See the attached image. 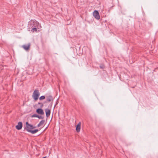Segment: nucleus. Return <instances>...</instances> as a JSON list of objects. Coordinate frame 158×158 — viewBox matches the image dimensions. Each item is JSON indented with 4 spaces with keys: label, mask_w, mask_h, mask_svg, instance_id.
I'll return each instance as SVG.
<instances>
[{
    "label": "nucleus",
    "mask_w": 158,
    "mask_h": 158,
    "mask_svg": "<svg viewBox=\"0 0 158 158\" xmlns=\"http://www.w3.org/2000/svg\"><path fill=\"white\" fill-rule=\"evenodd\" d=\"M40 26L39 23L35 20H31L28 23L27 29L28 31H30V29L34 27H38Z\"/></svg>",
    "instance_id": "nucleus-1"
},
{
    "label": "nucleus",
    "mask_w": 158,
    "mask_h": 158,
    "mask_svg": "<svg viewBox=\"0 0 158 158\" xmlns=\"http://www.w3.org/2000/svg\"><path fill=\"white\" fill-rule=\"evenodd\" d=\"M40 95V93L38 90H35L32 95V97L34 99V100L35 101L37 100L39 98Z\"/></svg>",
    "instance_id": "nucleus-2"
},
{
    "label": "nucleus",
    "mask_w": 158,
    "mask_h": 158,
    "mask_svg": "<svg viewBox=\"0 0 158 158\" xmlns=\"http://www.w3.org/2000/svg\"><path fill=\"white\" fill-rule=\"evenodd\" d=\"M41 105L40 106V108L36 110V113L39 114L43 115L44 114V112L43 110L42 109L44 105L43 104H41Z\"/></svg>",
    "instance_id": "nucleus-3"
},
{
    "label": "nucleus",
    "mask_w": 158,
    "mask_h": 158,
    "mask_svg": "<svg viewBox=\"0 0 158 158\" xmlns=\"http://www.w3.org/2000/svg\"><path fill=\"white\" fill-rule=\"evenodd\" d=\"M26 127H24V129L27 131V130H31V129H34L35 127L34 126L31 124H30L28 122L26 123Z\"/></svg>",
    "instance_id": "nucleus-4"
},
{
    "label": "nucleus",
    "mask_w": 158,
    "mask_h": 158,
    "mask_svg": "<svg viewBox=\"0 0 158 158\" xmlns=\"http://www.w3.org/2000/svg\"><path fill=\"white\" fill-rule=\"evenodd\" d=\"M93 15L98 20L100 19L99 14L98 10H95L94 11L93 13Z\"/></svg>",
    "instance_id": "nucleus-5"
},
{
    "label": "nucleus",
    "mask_w": 158,
    "mask_h": 158,
    "mask_svg": "<svg viewBox=\"0 0 158 158\" xmlns=\"http://www.w3.org/2000/svg\"><path fill=\"white\" fill-rule=\"evenodd\" d=\"M22 123L21 122H19L18 123L17 125L15 126V128L17 130H20L22 128Z\"/></svg>",
    "instance_id": "nucleus-6"
},
{
    "label": "nucleus",
    "mask_w": 158,
    "mask_h": 158,
    "mask_svg": "<svg viewBox=\"0 0 158 158\" xmlns=\"http://www.w3.org/2000/svg\"><path fill=\"white\" fill-rule=\"evenodd\" d=\"M45 112L46 116L47 117H48L50 114V113H51L50 110L48 109H45Z\"/></svg>",
    "instance_id": "nucleus-7"
},
{
    "label": "nucleus",
    "mask_w": 158,
    "mask_h": 158,
    "mask_svg": "<svg viewBox=\"0 0 158 158\" xmlns=\"http://www.w3.org/2000/svg\"><path fill=\"white\" fill-rule=\"evenodd\" d=\"M81 122H79L76 126V130L77 132H79L80 131L81 129Z\"/></svg>",
    "instance_id": "nucleus-8"
},
{
    "label": "nucleus",
    "mask_w": 158,
    "mask_h": 158,
    "mask_svg": "<svg viewBox=\"0 0 158 158\" xmlns=\"http://www.w3.org/2000/svg\"><path fill=\"white\" fill-rule=\"evenodd\" d=\"M39 131V130L37 129H35L33 130H28V129L27 130V132H30L32 134H35V133H36V132H37Z\"/></svg>",
    "instance_id": "nucleus-9"
},
{
    "label": "nucleus",
    "mask_w": 158,
    "mask_h": 158,
    "mask_svg": "<svg viewBox=\"0 0 158 158\" xmlns=\"http://www.w3.org/2000/svg\"><path fill=\"white\" fill-rule=\"evenodd\" d=\"M30 44L24 45L22 46L23 48L26 50H28L30 48Z\"/></svg>",
    "instance_id": "nucleus-10"
},
{
    "label": "nucleus",
    "mask_w": 158,
    "mask_h": 158,
    "mask_svg": "<svg viewBox=\"0 0 158 158\" xmlns=\"http://www.w3.org/2000/svg\"><path fill=\"white\" fill-rule=\"evenodd\" d=\"M45 123V120H42L40 121L39 123L38 124L37 126L38 127H40V126L43 125Z\"/></svg>",
    "instance_id": "nucleus-11"
},
{
    "label": "nucleus",
    "mask_w": 158,
    "mask_h": 158,
    "mask_svg": "<svg viewBox=\"0 0 158 158\" xmlns=\"http://www.w3.org/2000/svg\"><path fill=\"white\" fill-rule=\"evenodd\" d=\"M47 100L48 102H50L51 101H53V99L52 98V97L51 95L48 96L47 98Z\"/></svg>",
    "instance_id": "nucleus-12"
},
{
    "label": "nucleus",
    "mask_w": 158,
    "mask_h": 158,
    "mask_svg": "<svg viewBox=\"0 0 158 158\" xmlns=\"http://www.w3.org/2000/svg\"><path fill=\"white\" fill-rule=\"evenodd\" d=\"M38 27H34L31 28L30 31H31L32 32H36L37 31V28Z\"/></svg>",
    "instance_id": "nucleus-13"
},
{
    "label": "nucleus",
    "mask_w": 158,
    "mask_h": 158,
    "mask_svg": "<svg viewBox=\"0 0 158 158\" xmlns=\"http://www.w3.org/2000/svg\"><path fill=\"white\" fill-rule=\"evenodd\" d=\"M39 115L36 114H34L31 115V117L32 118H38Z\"/></svg>",
    "instance_id": "nucleus-14"
},
{
    "label": "nucleus",
    "mask_w": 158,
    "mask_h": 158,
    "mask_svg": "<svg viewBox=\"0 0 158 158\" xmlns=\"http://www.w3.org/2000/svg\"><path fill=\"white\" fill-rule=\"evenodd\" d=\"M45 96L44 95L42 96L39 98V99L40 100H43L45 98Z\"/></svg>",
    "instance_id": "nucleus-15"
},
{
    "label": "nucleus",
    "mask_w": 158,
    "mask_h": 158,
    "mask_svg": "<svg viewBox=\"0 0 158 158\" xmlns=\"http://www.w3.org/2000/svg\"><path fill=\"white\" fill-rule=\"evenodd\" d=\"M38 118H39L40 119H43L44 118V117H43L41 115H39Z\"/></svg>",
    "instance_id": "nucleus-16"
},
{
    "label": "nucleus",
    "mask_w": 158,
    "mask_h": 158,
    "mask_svg": "<svg viewBox=\"0 0 158 158\" xmlns=\"http://www.w3.org/2000/svg\"><path fill=\"white\" fill-rule=\"evenodd\" d=\"M100 67L101 69H103L104 68L105 66H104V65H100Z\"/></svg>",
    "instance_id": "nucleus-17"
},
{
    "label": "nucleus",
    "mask_w": 158,
    "mask_h": 158,
    "mask_svg": "<svg viewBox=\"0 0 158 158\" xmlns=\"http://www.w3.org/2000/svg\"><path fill=\"white\" fill-rule=\"evenodd\" d=\"M41 104H43V103H41V102H38V105H40V106L41 105Z\"/></svg>",
    "instance_id": "nucleus-18"
},
{
    "label": "nucleus",
    "mask_w": 158,
    "mask_h": 158,
    "mask_svg": "<svg viewBox=\"0 0 158 158\" xmlns=\"http://www.w3.org/2000/svg\"><path fill=\"white\" fill-rule=\"evenodd\" d=\"M46 158V156H45V157H43L42 158Z\"/></svg>",
    "instance_id": "nucleus-19"
},
{
    "label": "nucleus",
    "mask_w": 158,
    "mask_h": 158,
    "mask_svg": "<svg viewBox=\"0 0 158 158\" xmlns=\"http://www.w3.org/2000/svg\"><path fill=\"white\" fill-rule=\"evenodd\" d=\"M46 103V102H44V103Z\"/></svg>",
    "instance_id": "nucleus-20"
}]
</instances>
